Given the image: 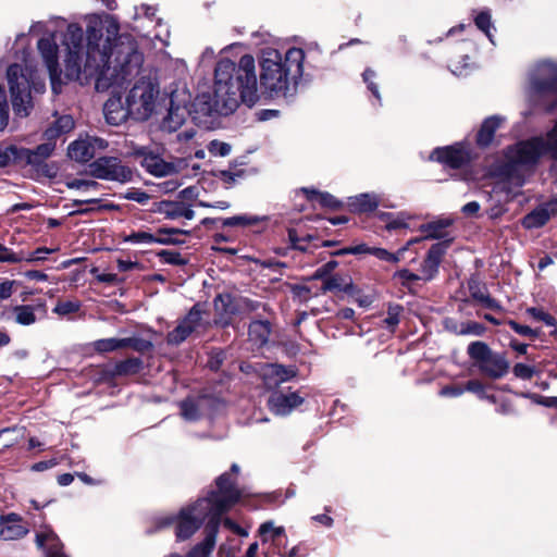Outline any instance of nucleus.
<instances>
[{"label":"nucleus","mask_w":557,"mask_h":557,"mask_svg":"<svg viewBox=\"0 0 557 557\" xmlns=\"http://www.w3.org/2000/svg\"><path fill=\"white\" fill-rule=\"evenodd\" d=\"M83 35V28L77 24L67 25L62 35L61 51L54 35L38 41V50L49 72L54 94L61 91L62 73L70 81L79 79L82 74L95 77L97 90L120 85L127 77L138 74L144 57L133 37L121 35L111 44L110 37L102 41L100 30L88 27L87 44L84 45Z\"/></svg>","instance_id":"obj_1"},{"label":"nucleus","mask_w":557,"mask_h":557,"mask_svg":"<svg viewBox=\"0 0 557 557\" xmlns=\"http://www.w3.org/2000/svg\"><path fill=\"white\" fill-rule=\"evenodd\" d=\"M258 84L255 60L245 54L238 65L231 60L219 61L214 72L212 92H202L194 101L195 119L203 123L205 117L213 114L228 115L239 102L252 107L258 101Z\"/></svg>","instance_id":"obj_2"},{"label":"nucleus","mask_w":557,"mask_h":557,"mask_svg":"<svg viewBox=\"0 0 557 557\" xmlns=\"http://www.w3.org/2000/svg\"><path fill=\"white\" fill-rule=\"evenodd\" d=\"M216 486L218 491L212 492L209 497L182 508L176 521L177 541H185L195 534L207 517L210 519L206 527V536L212 523H216V531L219 530L220 516L239 500L242 492L235 488L231 473L221 474L216 479Z\"/></svg>","instance_id":"obj_3"},{"label":"nucleus","mask_w":557,"mask_h":557,"mask_svg":"<svg viewBox=\"0 0 557 557\" xmlns=\"http://www.w3.org/2000/svg\"><path fill=\"white\" fill-rule=\"evenodd\" d=\"M305 52L299 48H290L284 58L272 48L262 50L260 66L261 85L271 96H286L290 84H296L302 75Z\"/></svg>","instance_id":"obj_4"},{"label":"nucleus","mask_w":557,"mask_h":557,"mask_svg":"<svg viewBox=\"0 0 557 557\" xmlns=\"http://www.w3.org/2000/svg\"><path fill=\"white\" fill-rule=\"evenodd\" d=\"M7 79L14 113L18 116H27L33 109L30 90L42 92L45 82L37 78L27 60H24V64L10 65L7 71Z\"/></svg>","instance_id":"obj_5"},{"label":"nucleus","mask_w":557,"mask_h":557,"mask_svg":"<svg viewBox=\"0 0 557 557\" xmlns=\"http://www.w3.org/2000/svg\"><path fill=\"white\" fill-rule=\"evenodd\" d=\"M160 89L151 79L141 78L129 89L125 104L128 114L136 121H147L159 108Z\"/></svg>","instance_id":"obj_6"},{"label":"nucleus","mask_w":557,"mask_h":557,"mask_svg":"<svg viewBox=\"0 0 557 557\" xmlns=\"http://www.w3.org/2000/svg\"><path fill=\"white\" fill-rule=\"evenodd\" d=\"M468 354L479 364L480 370L492 379H500L509 371V362L506 357L493 352L483 342L471 343Z\"/></svg>","instance_id":"obj_7"},{"label":"nucleus","mask_w":557,"mask_h":557,"mask_svg":"<svg viewBox=\"0 0 557 557\" xmlns=\"http://www.w3.org/2000/svg\"><path fill=\"white\" fill-rule=\"evenodd\" d=\"M557 90V63L540 62L530 76V96L537 95L547 98Z\"/></svg>","instance_id":"obj_8"},{"label":"nucleus","mask_w":557,"mask_h":557,"mask_svg":"<svg viewBox=\"0 0 557 557\" xmlns=\"http://www.w3.org/2000/svg\"><path fill=\"white\" fill-rule=\"evenodd\" d=\"M189 100L190 95L185 90L172 92L169 112L162 122L163 129L168 132L177 131L184 124L188 115H193V119L199 123L195 119V107L193 106V110L187 107Z\"/></svg>","instance_id":"obj_9"},{"label":"nucleus","mask_w":557,"mask_h":557,"mask_svg":"<svg viewBox=\"0 0 557 557\" xmlns=\"http://www.w3.org/2000/svg\"><path fill=\"white\" fill-rule=\"evenodd\" d=\"M90 174L100 180L115 181L120 183L129 182L133 178V171L114 157L99 158L90 164Z\"/></svg>","instance_id":"obj_10"},{"label":"nucleus","mask_w":557,"mask_h":557,"mask_svg":"<svg viewBox=\"0 0 557 557\" xmlns=\"http://www.w3.org/2000/svg\"><path fill=\"white\" fill-rule=\"evenodd\" d=\"M133 156L140 159L141 166L157 177L169 176L180 171L175 163L164 161L159 153L151 151L148 147L134 148Z\"/></svg>","instance_id":"obj_11"},{"label":"nucleus","mask_w":557,"mask_h":557,"mask_svg":"<svg viewBox=\"0 0 557 557\" xmlns=\"http://www.w3.org/2000/svg\"><path fill=\"white\" fill-rule=\"evenodd\" d=\"M206 329V323L202 319V311L199 306H194L187 315L180 321L177 326L168 334V343L178 345L184 342L193 333H199Z\"/></svg>","instance_id":"obj_12"},{"label":"nucleus","mask_w":557,"mask_h":557,"mask_svg":"<svg viewBox=\"0 0 557 557\" xmlns=\"http://www.w3.org/2000/svg\"><path fill=\"white\" fill-rule=\"evenodd\" d=\"M107 147L108 143L104 139L86 136L72 143L67 148V153L77 162H87L95 157L97 151L104 150Z\"/></svg>","instance_id":"obj_13"},{"label":"nucleus","mask_w":557,"mask_h":557,"mask_svg":"<svg viewBox=\"0 0 557 557\" xmlns=\"http://www.w3.org/2000/svg\"><path fill=\"white\" fill-rule=\"evenodd\" d=\"M431 159H435L449 168L458 169L469 159V152L461 145L435 149Z\"/></svg>","instance_id":"obj_14"},{"label":"nucleus","mask_w":557,"mask_h":557,"mask_svg":"<svg viewBox=\"0 0 557 557\" xmlns=\"http://www.w3.org/2000/svg\"><path fill=\"white\" fill-rule=\"evenodd\" d=\"M35 543L45 557H67L63 553V544L58 535L50 529H44L36 533Z\"/></svg>","instance_id":"obj_15"},{"label":"nucleus","mask_w":557,"mask_h":557,"mask_svg":"<svg viewBox=\"0 0 557 557\" xmlns=\"http://www.w3.org/2000/svg\"><path fill=\"white\" fill-rule=\"evenodd\" d=\"M160 235H164L162 237H156L152 234L148 232H136L131 234L126 240L134 243V244H152V243H159V244H181L182 240L172 237V235H178V234H187L186 231H182L178 228H161L159 231Z\"/></svg>","instance_id":"obj_16"},{"label":"nucleus","mask_w":557,"mask_h":557,"mask_svg":"<svg viewBox=\"0 0 557 557\" xmlns=\"http://www.w3.org/2000/svg\"><path fill=\"white\" fill-rule=\"evenodd\" d=\"M27 528L22 523V518L16 513L1 517L0 536L5 541L22 539L27 534Z\"/></svg>","instance_id":"obj_17"},{"label":"nucleus","mask_w":557,"mask_h":557,"mask_svg":"<svg viewBox=\"0 0 557 557\" xmlns=\"http://www.w3.org/2000/svg\"><path fill=\"white\" fill-rule=\"evenodd\" d=\"M302 399L296 393H289L287 395L281 393H274L269 398V407L275 413L285 416L289 413L294 408L301 404Z\"/></svg>","instance_id":"obj_18"},{"label":"nucleus","mask_w":557,"mask_h":557,"mask_svg":"<svg viewBox=\"0 0 557 557\" xmlns=\"http://www.w3.org/2000/svg\"><path fill=\"white\" fill-rule=\"evenodd\" d=\"M261 374L264 383L269 387L277 386L278 384L288 381L295 376L296 372L292 368H284L280 364H265L261 369Z\"/></svg>","instance_id":"obj_19"},{"label":"nucleus","mask_w":557,"mask_h":557,"mask_svg":"<svg viewBox=\"0 0 557 557\" xmlns=\"http://www.w3.org/2000/svg\"><path fill=\"white\" fill-rule=\"evenodd\" d=\"M445 249L446 244L444 243H438L431 247L422 264V280L429 281L435 276L438 271V265Z\"/></svg>","instance_id":"obj_20"},{"label":"nucleus","mask_w":557,"mask_h":557,"mask_svg":"<svg viewBox=\"0 0 557 557\" xmlns=\"http://www.w3.org/2000/svg\"><path fill=\"white\" fill-rule=\"evenodd\" d=\"M239 304H235L234 298L230 294L219 295L214 299V308L218 313L216 323L221 325H227L239 308Z\"/></svg>","instance_id":"obj_21"},{"label":"nucleus","mask_w":557,"mask_h":557,"mask_svg":"<svg viewBox=\"0 0 557 557\" xmlns=\"http://www.w3.org/2000/svg\"><path fill=\"white\" fill-rule=\"evenodd\" d=\"M216 541V523H212L209 529V534L205 540L193 547L186 556L178 553H172L166 557H209L215 546Z\"/></svg>","instance_id":"obj_22"},{"label":"nucleus","mask_w":557,"mask_h":557,"mask_svg":"<svg viewBox=\"0 0 557 557\" xmlns=\"http://www.w3.org/2000/svg\"><path fill=\"white\" fill-rule=\"evenodd\" d=\"M103 113L107 123L111 125H120L126 120V116L129 115L127 112V107H123L120 97H112L108 99L103 107Z\"/></svg>","instance_id":"obj_23"},{"label":"nucleus","mask_w":557,"mask_h":557,"mask_svg":"<svg viewBox=\"0 0 557 557\" xmlns=\"http://www.w3.org/2000/svg\"><path fill=\"white\" fill-rule=\"evenodd\" d=\"M379 203L380 197L369 193L350 197L348 200L350 210L359 213L371 212L377 208Z\"/></svg>","instance_id":"obj_24"},{"label":"nucleus","mask_w":557,"mask_h":557,"mask_svg":"<svg viewBox=\"0 0 557 557\" xmlns=\"http://www.w3.org/2000/svg\"><path fill=\"white\" fill-rule=\"evenodd\" d=\"M552 215L553 214L547 202L525 215L522 224L525 228L541 227L550 219Z\"/></svg>","instance_id":"obj_25"},{"label":"nucleus","mask_w":557,"mask_h":557,"mask_svg":"<svg viewBox=\"0 0 557 557\" xmlns=\"http://www.w3.org/2000/svg\"><path fill=\"white\" fill-rule=\"evenodd\" d=\"M54 150V144L49 141L39 145L36 149L23 150V158L27 160L29 164L40 165L47 158H49Z\"/></svg>","instance_id":"obj_26"},{"label":"nucleus","mask_w":557,"mask_h":557,"mask_svg":"<svg viewBox=\"0 0 557 557\" xmlns=\"http://www.w3.org/2000/svg\"><path fill=\"white\" fill-rule=\"evenodd\" d=\"M133 341L131 338H103L92 343V347L96 351L103 354L122 348L129 347Z\"/></svg>","instance_id":"obj_27"},{"label":"nucleus","mask_w":557,"mask_h":557,"mask_svg":"<svg viewBox=\"0 0 557 557\" xmlns=\"http://www.w3.org/2000/svg\"><path fill=\"white\" fill-rule=\"evenodd\" d=\"M502 121L498 116H491L483 122L478 134L479 145L487 146L491 144L494 133L499 127Z\"/></svg>","instance_id":"obj_28"},{"label":"nucleus","mask_w":557,"mask_h":557,"mask_svg":"<svg viewBox=\"0 0 557 557\" xmlns=\"http://www.w3.org/2000/svg\"><path fill=\"white\" fill-rule=\"evenodd\" d=\"M419 242H420V239H418V238L411 239V240L408 242L407 246L400 248L395 253L389 252L386 249L379 248V247H371L370 250H369V253L375 256L380 260L387 261V262H391V263H397V262H399L401 260V258H403L405 251L408 249V247L410 245H412L414 243H419Z\"/></svg>","instance_id":"obj_29"},{"label":"nucleus","mask_w":557,"mask_h":557,"mask_svg":"<svg viewBox=\"0 0 557 557\" xmlns=\"http://www.w3.org/2000/svg\"><path fill=\"white\" fill-rule=\"evenodd\" d=\"M270 336V325L264 321H255L249 326V338L250 341L258 345H264Z\"/></svg>","instance_id":"obj_30"},{"label":"nucleus","mask_w":557,"mask_h":557,"mask_svg":"<svg viewBox=\"0 0 557 557\" xmlns=\"http://www.w3.org/2000/svg\"><path fill=\"white\" fill-rule=\"evenodd\" d=\"M74 127V120L70 115H63L59 117L52 126H50L45 135L46 137L51 140L61 134L67 133L72 131Z\"/></svg>","instance_id":"obj_31"},{"label":"nucleus","mask_w":557,"mask_h":557,"mask_svg":"<svg viewBox=\"0 0 557 557\" xmlns=\"http://www.w3.org/2000/svg\"><path fill=\"white\" fill-rule=\"evenodd\" d=\"M469 289L471 296L478 300L480 304H482L484 307L488 309H498L499 306L495 299L490 297V295L486 293V289L483 286H480L479 283L472 281L469 283Z\"/></svg>","instance_id":"obj_32"},{"label":"nucleus","mask_w":557,"mask_h":557,"mask_svg":"<svg viewBox=\"0 0 557 557\" xmlns=\"http://www.w3.org/2000/svg\"><path fill=\"white\" fill-rule=\"evenodd\" d=\"M258 534L263 543H275L277 537L285 534V529L284 527L275 525L273 521H265L259 527Z\"/></svg>","instance_id":"obj_33"},{"label":"nucleus","mask_w":557,"mask_h":557,"mask_svg":"<svg viewBox=\"0 0 557 557\" xmlns=\"http://www.w3.org/2000/svg\"><path fill=\"white\" fill-rule=\"evenodd\" d=\"M14 321L21 325H32L36 322L35 308L29 305H20L13 308Z\"/></svg>","instance_id":"obj_34"},{"label":"nucleus","mask_w":557,"mask_h":557,"mask_svg":"<svg viewBox=\"0 0 557 557\" xmlns=\"http://www.w3.org/2000/svg\"><path fill=\"white\" fill-rule=\"evenodd\" d=\"M265 216H258L252 214H240L223 220L224 226H251L265 221Z\"/></svg>","instance_id":"obj_35"},{"label":"nucleus","mask_w":557,"mask_h":557,"mask_svg":"<svg viewBox=\"0 0 557 557\" xmlns=\"http://www.w3.org/2000/svg\"><path fill=\"white\" fill-rule=\"evenodd\" d=\"M450 225L449 220H440L431 222L421 226V232L424 233L423 238H440L444 235V230ZM421 240V238H419Z\"/></svg>","instance_id":"obj_36"},{"label":"nucleus","mask_w":557,"mask_h":557,"mask_svg":"<svg viewBox=\"0 0 557 557\" xmlns=\"http://www.w3.org/2000/svg\"><path fill=\"white\" fill-rule=\"evenodd\" d=\"M380 218L385 221L388 231L405 228L408 226V218L404 213H381Z\"/></svg>","instance_id":"obj_37"},{"label":"nucleus","mask_w":557,"mask_h":557,"mask_svg":"<svg viewBox=\"0 0 557 557\" xmlns=\"http://www.w3.org/2000/svg\"><path fill=\"white\" fill-rule=\"evenodd\" d=\"M201 403H202V400H200V401H195L191 399L184 400L181 404V410H182L183 418L188 421H195V420L199 419Z\"/></svg>","instance_id":"obj_38"},{"label":"nucleus","mask_w":557,"mask_h":557,"mask_svg":"<svg viewBox=\"0 0 557 557\" xmlns=\"http://www.w3.org/2000/svg\"><path fill=\"white\" fill-rule=\"evenodd\" d=\"M475 25L479 29H481L487 37L488 39L493 41V35L491 33V29L493 28V25H492V22H491V15L488 12L486 11H483L481 13H479L475 17Z\"/></svg>","instance_id":"obj_39"},{"label":"nucleus","mask_w":557,"mask_h":557,"mask_svg":"<svg viewBox=\"0 0 557 557\" xmlns=\"http://www.w3.org/2000/svg\"><path fill=\"white\" fill-rule=\"evenodd\" d=\"M9 123V103L7 92L0 84V131L4 129Z\"/></svg>","instance_id":"obj_40"},{"label":"nucleus","mask_w":557,"mask_h":557,"mask_svg":"<svg viewBox=\"0 0 557 557\" xmlns=\"http://www.w3.org/2000/svg\"><path fill=\"white\" fill-rule=\"evenodd\" d=\"M183 206L172 201H163L158 211L164 213L168 218L176 219L182 216Z\"/></svg>","instance_id":"obj_41"},{"label":"nucleus","mask_w":557,"mask_h":557,"mask_svg":"<svg viewBox=\"0 0 557 557\" xmlns=\"http://www.w3.org/2000/svg\"><path fill=\"white\" fill-rule=\"evenodd\" d=\"M81 304L78 301L66 300L59 301L53 308V312L59 315H67L79 310Z\"/></svg>","instance_id":"obj_42"},{"label":"nucleus","mask_w":557,"mask_h":557,"mask_svg":"<svg viewBox=\"0 0 557 557\" xmlns=\"http://www.w3.org/2000/svg\"><path fill=\"white\" fill-rule=\"evenodd\" d=\"M208 150L212 156L226 157L231 153L232 147L230 144L219 140H212L208 145Z\"/></svg>","instance_id":"obj_43"},{"label":"nucleus","mask_w":557,"mask_h":557,"mask_svg":"<svg viewBox=\"0 0 557 557\" xmlns=\"http://www.w3.org/2000/svg\"><path fill=\"white\" fill-rule=\"evenodd\" d=\"M466 391L476 394L482 399H488L491 401H495L494 396H488L485 394L484 385L478 380L469 381L465 386V392Z\"/></svg>","instance_id":"obj_44"},{"label":"nucleus","mask_w":557,"mask_h":557,"mask_svg":"<svg viewBox=\"0 0 557 557\" xmlns=\"http://www.w3.org/2000/svg\"><path fill=\"white\" fill-rule=\"evenodd\" d=\"M25 259L23 253L13 252L11 249L0 244V262L18 263Z\"/></svg>","instance_id":"obj_45"},{"label":"nucleus","mask_w":557,"mask_h":557,"mask_svg":"<svg viewBox=\"0 0 557 557\" xmlns=\"http://www.w3.org/2000/svg\"><path fill=\"white\" fill-rule=\"evenodd\" d=\"M17 158V150L13 146L0 147V166L4 168Z\"/></svg>","instance_id":"obj_46"},{"label":"nucleus","mask_w":557,"mask_h":557,"mask_svg":"<svg viewBox=\"0 0 557 557\" xmlns=\"http://www.w3.org/2000/svg\"><path fill=\"white\" fill-rule=\"evenodd\" d=\"M401 308L399 306L389 307L387 317L383 320L384 325L394 331L395 326L399 323V314Z\"/></svg>","instance_id":"obj_47"},{"label":"nucleus","mask_w":557,"mask_h":557,"mask_svg":"<svg viewBox=\"0 0 557 557\" xmlns=\"http://www.w3.org/2000/svg\"><path fill=\"white\" fill-rule=\"evenodd\" d=\"M123 197L127 200H132V201H136L138 203H141V205H145L148 202V200L150 199V196L140 190V189H137V188H132L129 190H127Z\"/></svg>","instance_id":"obj_48"},{"label":"nucleus","mask_w":557,"mask_h":557,"mask_svg":"<svg viewBox=\"0 0 557 557\" xmlns=\"http://www.w3.org/2000/svg\"><path fill=\"white\" fill-rule=\"evenodd\" d=\"M512 372L519 379L530 380L534 375L535 369L524 363H517L515 364Z\"/></svg>","instance_id":"obj_49"},{"label":"nucleus","mask_w":557,"mask_h":557,"mask_svg":"<svg viewBox=\"0 0 557 557\" xmlns=\"http://www.w3.org/2000/svg\"><path fill=\"white\" fill-rule=\"evenodd\" d=\"M17 287V282L4 280L0 283V300H5L12 296Z\"/></svg>","instance_id":"obj_50"},{"label":"nucleus","mask_w":557,"mask_h":557,"mask_svg":"<svg viewBox=\"0 0 557 557\" xmlns=\"http://www.w3.org/2000/svg\"><path fill=\"white\" fill-rule=\"evenodd\" d=\"M363 81L367 83L369 90L374 95L377 100H381L380 91L377 86L374 84L373 78H375L376 74L374 71L368 69L363 72Z\"/></svg>","instance_id":"obj_51"},{"label":"nucleus","mask_w":557,"mask_h":557,"mask_svg":"<svg viewBox=\"0 0 557 557\" xmlns=\"http://www.w3.org/2000/svg\"><path fill=\"white\" fill-rule=\"evenodd\" d=\"M523 396L546 407H557V397H544L537 394H524Z\"/></svg>","instance_id":"obj_52"},{"label":"nucleus","mask_w":557,"mask_h":557,"mask_svg":"<svg viewBox=\"0 0 557 557\" xmlns=\"http://www.w3.org/2000/svg\"><path fill=\"white\" fill-rule=\"evenodd\" d=\"M160 256L163 258V260L166 263L170 264H183L185 263V260L182 258V256L178 252L170 251V250H163Z\"/></svg>","instance_id":"obj_53"},{"label":"nucleus","mask_w":557,"mask_h":557,"mask_svg":"<svg viewBox=\"0 0 557 557\" xmlns=\"http://www.w3.org/2000/svg\"><path fill=\"white\" fill-rule=\"evenodd\" d=\"M465 393V387L459 385H449L441 389L440 395L444 397H458Z\"/></svg>","instance_id":"obj_54"},{"label":"nucleus","mask_w":557,"mask_h":557,"mask_svg":"<svg viewBox=\"0 0 557 557\" xmlns=\"http://www.w3.org/2000/svg\"><path fill=\"white\" fill-rule=\"evenodd\" d=\"M322 288H323V290L342 289L343 288L342 278L338 277V276L327 277L324 281V284H323Z\"/></svg>","instance_id":"obj_55"},{"label":"nucleus","mask_w":557,"mask_h":557,"mask_svg":"<svg viewBox=\"0 0 557 557\" xmlns=\"http://www.w3.org/2000/svg\"><path fill=\"white\" fill-rule=\"evenodd\" d=\"M395 276L398 277L403 282V284H408L411 281H418V280L422 278L421 276H419L414 273H411L410 271H408L406 269L396 272Z\"/></svg>","instance_id":"obj_56"},{"label":"nucleus","mask_w":557,"mask_h":557,"mask_svg":"<svg viewBox=\"0 0 557 557\" xmlns=\"http://www.w3.org/2000/svg\"><path fill=\"white\" fill-rule=\"evenodd\" d=\"M531 312L536 319L543 321L546 325L554 326L556 324L555 318L544 311L531 309Z\"/></svg>","instance_id":"obj_57"},{"label":"nucleus","mask_w":557,"mask_h":557,"mask_svg":"<svg viewBox=\"0 0 557 557\" xmlns=\"http://www.w3.org/2000/svg\"><path fill=\"white\" fill-rule=\"evenodd\" d=\"M54 249L49 248H38L36 249L29 257H25L24 260L26 261H37V260H44L45 255L53 252Z\"/></svg>","instance_id":"obj_58"},{"label":"nucleus","mask_w":557,"mask_h":557,"mask_svg":"<svg viewBox=\"0 0 557 557\" xmlns=\"http://www.w3.org/2000/svg\"><path fill=\"white\" fill-rule=\"evenodd\" d=\"M509 325L513 331H516L518 334L523 336H530L533 335V330L529 327L528 325H521L515 321H510Z\"/></svg>","instance_id":"obj_59"},{"label":"nucleus","mask_w":557,"mask_h":557,"mask_svg":"<svg viewBox=\"0 0 557 557\" xmlns=\"http://www.w3.org/2000/svg\"><path fill=\"white\" fill-rule=\"evenodd\" d=\"M224 525L240 536H247L248 532L235 523L233 520L226 518L223 521Z\"/></svg>","instance_id":"obj_60"},{"label":"nucleus","mask_w":557,"mask_h":557,"mask_svg":"<svg viewBox=\"0 0 557 557\" xmlns=\"http://www.w3.org/2000/svg\"><path fill=\"white\" fill-rule=\"evenodd\" d=\"M370 248L371 247H369V246H367L364 244H361V245H357V246H354V247L346 248L343 251H341V253H352V255L369 253Z\"/></svg>","instance_id":"obj_61"},{"label":"nucleus","mask_w":557,"mask_h":557,"mask_svg":"<svg viewBox=\"0 0 557 557\" xmlns=\"http://www.w3.org/2000/svg\"><path fill=\"white\" fill-rule=\"evenodd\" d=\"M24 275L28 280H34V281H47L48 280L47 274H45L44 272H40V271H36V270L27 271V272H25Z\"/></svg>","instance_id":"obj_62"},{"label":"nucleus","mask_w":557,"mask_h":557,"mask_svg":"<svg viewBox=\"0 0 557 557\" xmlns=\"http://www.w3.org/2000/svg\"><path fill=\"white\" fill-rule=\"evenodd\" d=\"M98 186V183L94 181H75L71 184V187L94 189Z\"/></svg>","instance_id":"obj_63"},{"label":"nucleus","mask_w":557,"mask_h":557,"mask_svg":"<svg viewBox=\"0 0 557 557\" xmlns=\"http://www.w3.org/2000/svg\"><path fill=\"white\" fill-rule=\"evenodd\" d=\"M181 197L185 200H193L198 197V190L196 187H187L180 193Z\"/></svg>","instance_id":"obj_64"}]
</instances>
